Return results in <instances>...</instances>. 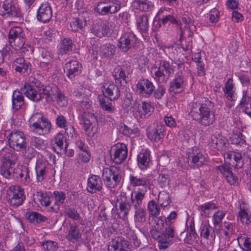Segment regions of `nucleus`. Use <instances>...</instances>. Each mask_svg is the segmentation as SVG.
Segmentation results:
<instances>
[{
	"label": "nucleus",
	"instance_id": "nucleus-33",
	"mask_svg": "<svg viewBox=\"0 0 251 251\" xmlns=\"http://www.w3.org/2000/svg\"><path fill=\"white\" fill-rule=\"evenodd\" d=\"M73 42L69 38H64L61 42L59 48V55L68 54L72 51Z\"/></svg>",
	"mask_w": 251,
	"mask_h": 251
},
{
	"label": "nucleus",
	"instance_id": "nucleus-64",
	"mask_svg": "<svg viewBox=\"0 0 251 251\" xmlns=\"http://www.w3.org/2000/svg\"><path fill=\"white\" fill-rule=\"evenodd\" d=\"M158 181L161 187H164L169 184V176L167 174L160 173L158 177Z\"/></svg>",
	"mask_w": 251,
	"mask_h": 251
},
{
	"label": "nucleus",
	"instance_id": "nucleus-16",
	"mask_svg": "<svg viewBox=\"0 0 251 251\" xmlns=\"http://www.w3.org/2000/svg\"><path fill=\"white\" fill-rule=\"evenodd\" d=\"M130 69L125 66H118L113 71V75L116 83L123 86L126 84V78L130 74Z\"/></svg>",
	"mask_w": 251,
	"mask_h": 251
},
{
	"label": "nucleus",
	"instance_id": "nucleus-26",
	"mask_svg": "<svg viewBox=\"0 0 251 251\" xmlns=\"http://www.w3.org/2000/svg\"><path fill=\"white\" fill-rule=\"evenodd\" d=\"M239 219L243 224H249L251 223V213L244 201L239 202Z\"/></svg>",
	"mask_w": 251,
	"mask_h": 251
},
{
	"label": "nucleus",
	"instance_id": "nucleus-24",
	"mask_svg": "<svg viewBox=\"0 0 251 251\" xmlns=\"http://www.w3.org/2000/svg\"><path fill=\"white\" fill-rule=\"evenodd\" d=\"M102 188V183L100 177L96 175H92L88 179L87 191L95 194L97 191H100Z\"/></svg>",
	"mask_w": 251,
	"mask_h": 251
},
{
	"label": "nucleus",
	"instance_id": "nucleus-1",
	"mask_svg": "<svg viewBox=\"0 0 251 251\" xmlns=\"http://www.w3.org/2000/svg\"><path fill=\"white\" fill-rule=\"evenodd\" d=\"M200 102L192 104L190 114L200 124L209 126L215 121L214 103L206 98H202Z\"/></svg>",
	"mask_w": 251,
	"mask_h": 251
},
{
	"label": "nucleus",
	"instance_id": "nucleus-28",
	"mask_svg": "<svg viewBox=\"0 0 251 251\" xmlns=\"http://www.w3.org/2000/svg\"><path fill=\"white\" fill-rule=\"evenodd\" d=\"M56 92H58V88L56 86L52 87L50 86H43L39 90V93L41 94L42 98L45 96L47 101L53 100L55 97Z\"/></svg>",
	"mask_w": 251,
	"mask_h": 251
},
{
	"label": "nucleus",
	"instance_id": "nucleus-19",
	"mask_svg": "<svg viewBox=\"0 0 251 251\" xmlns=\"http://www.w3.org/2000/svg\"><path fill=\"white\" fill-rule=\"evenodd\" d=\"M52 9L48 3L41 4L37 11V18L38 21L47 23L50 21L52 17Z\"/></svg>",
	"mask_w": 251,
	"mask_h": 251
},
{
	"label": "nucleus",
	"instance_id": "nucleus-31",
	"mask_svg": "<svg viewBox=\"0 0 251 251\" xmlns=\"http://www.w3.org/2000/svg\"><path fill=\"white\" fill-rule=\"evenodd\" d=\"M138 164L139 168L142 170L147 169L149 165L150 151L147 150H143L138 155Z\"/></svg>",
	"mask_w": 251,
	"mask_h": 251
},
{
	"label": "nucleus",
	"instance_id": "nucleus-11",
	"mask_svg": "<svg viewBox=\"0 0 251 251\" xmlns=\"http://www.w3.org/2000/svg\"><path fill=\"white\" fill-rule=\"evenodd\" d=\"M165 127L161 123H157L153 127H149L147 130L148 138L151 141L158 142L164 136Z\"/></svg>",
	"mask_w": 251,
	"mask_h": 251
},
{
	"label": "nucleus",
	"instance_id": "nucleus-30",
	"mask_svg": "<svg viewBox=\"0 0 251 251\" xmlns=\"http://www.w3.org/2000/svg\"><path fill=\"white\" fill-rule=\"evenodd\" d=\"M242 93L239 105L244 108V112L251 117V94L250 96L247 91H243Z\"/></svg>",
	"mask_w": 251,
	"mask_h": 251
},
{
	"label": "nucleus",
	"instance_id": "nucleus-22",
	"mask_svg": "<svg viewBox=\"0 0 251 251\" xmlns=\"http://www.w3.org/2000/svg\"><path fill=\"white\" fill-rule=\"evenodd\" d=\"M21 90L26 97L33 101H38L42 99L41 94L38 93L34 86L29 83H25Z\"/></svg>",
	"mask_w": 251,
	"mask_h": 251
},
{
	"label": "nucleus",
	"instance_id": "nucleus-55",
	"mask_svg": "<svg viewBox=\"0 0 251 251\" xmlns=\"http://www.w3.org/2000/svg\"><path fill=\"white\" fill-rule=\"evenodd\" d=\"M230 139L231 143L233 144L242 146L245 144V137L240 132L232 133L230 137Z\"/></svg>",
	"mask_w": 251,
	"mask_h": 251
},
{
	"label": "nucleus",
	"instance_id": "nucleus-60",
	"mask_svg": "<svg viewBox=\"0 0 251 251\" xmlns=\"http://www.w3.org/2000/svg\"><path fill=\"white\" fill-rule=\"evenodd\" d=\"M57 102L60 106H64L67 103V99L64 95L58 89V92H56L55 97Z\"/></svg>",
	"mask_w": 251,
	"mask_h": 251
},
{
	"label": "nucleus",
	"instance_id": "nucleus-20",
	"mask_svg": "<svg viewBox=\"0 0 251 251\" xmlns=\"http://www.w3.org/2000/svg\"><path fill=\"white\" fill-rule=\"evenodd\" d=\"M129 180L130 184L133 187L142 186L143 191L147 192L150 189L151 186L150 180L146 177L130 175Z\"/></svg>",
	"mask_w": 251,
	"mask_h": 251
},
{
	"label": "nucleus",
	"instance_id": "nucleus-58",
	"mask_svg": "<svg viewBox=\"0 0 251 251\" xmlns=\"http://www.w3.org/2000/svg\"><path fill=\"white\" fill-rule=\"evenodd\" d=\"M172 64L173 62L171 64L169 62L166 60H161L159 64L162 67V68L165 69L166 72V75H167L169 78H170L171 75L174 72V67H173Z\"/></svg>",
	"mask_w": 251,
	"mask_h": 251
},
{
	"label": "nucleus",
	"instance_id": "nucleus-41",
	"mask_svg": "<svg viewBox=\"0 0 251 251\" xmlns=\"http://www.w3.org/2000/svg\"><path fill=\"white\" fill-rule=\"evenodd\" d=\"M218 207L216 204L212 201H209L204 203L198 207V210L200 212L201 215L207 217L210 214V211L213 209H216Z\"/></svg>",
	"mask_w": 251,
	"mask_h": 251
},
{
	"label": "nucleus",
	"instance_id": "nucleus-37",
	"mask_svg": "<svg viewBox=\"0 0 251 251\" xmlns=\"http://www.w3.org/2000/svg\"><path fill=\"white\" fill-rule=\"evenodd\" d=\"M53 196L55 199L54 207H51V209L55 211H57L61 204L64 202L66 198V194L62 191H54Z\"/></svg>",
	"mask_w": 251,
	"mask_h": 251
},
{
	"label": "nucleus",
	"instance_id": "nucleus-53",
	"mask_svg": "<svg viewBox=\"0 0 251 251\" xmlns=\"http://www.w3.org/2000/svg\"><path fill=\"white\" fill-rule=\"evenodd\" d=\"M131 207L128 201L121 202L120 203L119 208L121 213H123V215L120 216V218L123 219H127V216L129 214Z\"/></svg>",
	"mask_w": 251,
	"mask_h": 251
},
{
	"label": "nucleus",
	"instance_id": "nucleus-54",
	"mask_svg": "<svg viewBox=\"0 0 251 251\" xmlns=\"http://www.w3.org/2000/svg\"><path fill=\"white\" fill-rule=\"evenodd\" d=\"M36 196L42 206L48 207L50 205L51 203L50 197L46 193L41 191L38 192L36 193Z\"/></svg>",
	"mask_w": 251,
	"mask_h": 251
},
{
	"label": "nucleus",
	"instance_id": "nucleus-62",
	"mask_svg": "<svg viewBox=\"0 0 251 251\" xmlns=\"http://www.w3.org/2000/svg\"><path fill=\"white\" fill-rule=\"evenodd\" d=\"M167 226L163 232V235L166 238H173L175 236V227L172 225H166Z\"/></svg>",
	"mask_w": 251,
	"mask_h": 251
},
{
	"label": "nucleus",
	"instance_id": "nucleus-21",
	"mask_svg": "<svg viewBox=\"0 0 251 251\" xmlns=\"http://www.w3.org/2000/svg\"><path fill=\"white\" fill-rule=\"evenodd\" d=\"M113 25L111 22L103 23L98 27L95 26L92 29V32L99 37L109 36L113 31Z\"/></svg>",
	"mask_w": 251,
	"mask_h": 251
},
{
	"label": "nucleus",
	"instance_id": "nucleus-5",
	"mask_svg": "<svg viewBox=\"0 0 251 251\" xmlns=\"http://www.w3.org/2000/svg\"><path fill=\"white\" fill-rule=\"evenodd\" d=\"M25 139L24 133L19 130L12 131L7 136L10 147L16 151L25 149Z\"/></svg>",
	"mask_w": 251,
	"mask_h": 251
},
{
	"label": "nucleus",
	"instance_id": "nucleus-34",
	"mask_svg": "<svg viewBox=\"0 0 251 251\" xmlns=\"http://www.w3.org/2000/svg\"><path fill=\"white\" fill-rule=\"evenodd\" d=\"M134 222L136 226L140 227L144 225L147 221V213L144 208L135 211Z\"/></svg>",
	"mask_w": 251,
	"mask_h": 251
},
{
	"label": "nucleus",
	"instance_id": "nucleus-23",
	"mask_svg": "<svg viewBox=\"0 0 251 251\" xmlns=\"http://www.w3.org/2000/svg\"><path fill=\"white\" fill-rule=\"evenodd\" d=\"M24 33L22 29L18 26L11 28L9 33V39L10 43L17 42L18 47H22L24 44Z\"/></svg>",
	"mask_w": 251,
	"mask_h": 251
},
{
	"label": "nucleus",
	"instance_id": "nucleus-27",
	"mask_svg": "<svg viewBox=\"0 0 251 251\" xmlns=\"http://www.w3.org/2000/svg\"><path fill=\"white\" fill-rule=\"evenodd\" d=\"M65 66L67 71V75L70 78L74 77L80 73L81 65L77 61H70Z\"/></svg>",
	"mask_w": 251,
	"mask_h": 251
},
{
	"label": "nucleus",
	"instance_id": "nucleus-36",
	"mask_svg": "<svg viewBox=\"0 0 251 251\" xmlns=\"http://www.w3.org/2000/svg\"><path fill=\"white\" fill-rule=\"evenodd\" d=\"M144 197V192H139L134 197H133L132 194L130 200L128 201L131 207L133 206L135 210L142 209V208L141 207V205Z\"/></svg>",
	"mask_w": 251,
	"mask_h": 251
},
{
	"label": "nucleus",
	"instance_id": "nucleus-9",
	"mask_svg": "<svg viewBox=\"0 0 251 251\" xmlns=\"http://www.w3.org/2000/svg\"><path fill=\"white\" fill-rule=\"evenodd\" d=\"M188 162L193 167H199L206 162V158L197 148L195 147L188 153Z\"/></svg>",
	"mask_w": 251,
	"mask_h": 251
},
{
	"label": "nucleus",
	"instance_id": "nucleus-14",
	"mask_svg": "<svg viewBox=\"0 0 251 251\" xmlns=\"http://www.w3.org/2000/svg\"><path fill=\"white\" fill-rule=\"evenodd\" d=\"M1 165L5 167H12L18 161L17 154L12 151H9L7 149H3L0 151Z\"/></svg>",
	"mask_w": 251,
	"mask_h": 251
},
{
	"label": "nucleus",
	"instance_id": "nucleus-12",
	"mask_svg": "<svg viewBox=\"0 0 251 251\" xmlns=\"http://www.w3.org/2000/svg\"><path fill=\"white\" fill-rule=\"evenodd\" d=\"M108 251H130V246L124 238L117 237L109 243Z\"/></svg>",
	"mask_w": 251,
	"mask_h": 251
},
{
	"label": "nucleus",
	"instance_id": "nucleus-43",
	"mask_svg": "<svg viewBox=\"0 0 251 251\" xmlns=\"http://www.w3.org/2000/svg\"><path fill=\"white\" fill-rule=\"evenodd\" d=\"M138 28L142 32L147 31L149 28V19L147 15H142L138 16L136 19Z\"/></svg>",
	"mask_w": 251,
	"mask_h": 251
},
{
	"label": "nucleus",
	"instance_id": "nucleus-51",
	"mask_svg": "<svg viewBox=\"0 0 251 251\" xmlns=\"http://www.w3.org/2000/svg\"><path fill=\"white\" fill-rule=\"evenodd\" d=\"M133 4L134 7L141 11H147L151 6V2L147 0H134Z\"/></svg>",
	"mask_w": 251,
	"mask_h": 251
},
{
	"label": "nucleus",
	"instance_id": "nucleus-4",
	"mask_svg": "<svg viewBox=\"0 0 251 251\" xmlns=\"http://www.w3.org/2000/svg\"><path fill=\"white\" fill-rule=\"evenodd\" d=\"M30 122L33 132L39 135L47 134L50 131L51 127L50 123L40 113H37L33 115Z\"/></svg>",
	"mask_w": 251,
	"mask_h": 251
},
{
	"label": "nucleus",
	"instance_id": "nucleus-44",
	"mask_svg": "<svg viewBox=\"0 0 251 251\" xmlns=\"http://www.w3.org/2000/svg\"><path fill=\"white\" fill-rule=\"evenodd\" d=\"M198 235L195 230L194 222H191L188 229V233L184 239V242L192 244L196 240Z\"/></svg>",
	"mask_w": 251,
	"mask_h": 251
},
{
	"label": "nucleus",
	"instance_id": "nucleus-6",
	"mask_svg": "<svg viewBox=\"0 0 251 251\" xmlns=\"http://www.w3.org/2000/svg\"><path fill=\"white\" fill-rule=\"evenodd\" d=\"M7 197L10 204L17 207L21 205L25 200L24 189L19 186H11L7 191Z\"/></svg>",
	"mask_w": 251,
	"mask_h": 251
},
{
	"label": "nucleus",
	"instance_id": "nucleus-10",
	"mask_svg": "<svg viewBox=\"0 0 251 251\" xmlns=\"http://www.w3.org/2000/svg\"><path fill=\"white\" fill-rule=\"evenodd\" d=\"M195 29V26L193 24V21L188 16H184L182 18V22L180 24L181 32L179 40H181L183 37L192 36Z\"/></svg>",
	"mask_w": 251,
	"mask_h": 251
},
{
	"label": "nucleus",
	"instance_id": "nucleus-52",
	"mask_svg": "<svg viewBox=\"0 0 251 251\" xmlns=\"http://www.w3.org/2000/svg\"><path fill=\"white\" fill-rule=\"evenodd\" d=\"M148 209L151 216L156 217L159 215L160 209L157 204L153 200L149 202Z\"/></svg>",
	"mask_w": 251,
	"mask_h": 251
},
{
	"label": "nucleus",
	"instance_id": "nucleus-59",
	"mask_svg": "<svg viewBox=\"0 0 251 251\" xmlns=\"http://www.w3.org/2000/svg\"><path fill=\"white\" fill-rule=\"evenodd\" d=\"M0 173L5 178L8 179L11 178L13 176L12 167L0 166Z\"/></svg>",
	"mask_w": 251,
	"mask_h": 251
},
{
	"label": "nucleus",
	"instance_id": "nucleus-49",
	"mask_svg": "<svg viewBox=\"0 0 251 251\" xmlns=\"http://www.w3.org/2000/svg\"><path fill=\"white\" fill-rule=\"evenodd\" d=\"M201 235L202 237L205 239H209V237L214 239L215 235L214 231H212V227L208 224H205L203 225L201 232Z\"/></svg>",
	"mask_w": 251,
	"mask_h": 251
},
{
	"label": "nucleus",
	"instance_id": "nucleus-47",
	"mask_svg": "<svg viewBox=\"0 0 251 251\" xmlns=\"http://www.w3.org/2000/svg\"><path fill=\"white\" fill-rule=\"evenodd\" d=\"M115 52V46L110 44H106L101 47L100 54L105 58L111 57Z\"/></svg>",
	"mask_w": 251,
	"mask_h": 251
},
{
	"label": "nucleus",
	"instance_id": "nucleus-25",
	"mask_svg": "<svg viewBox=\"0 0 251 251\" xmlns=\"http://www.w3.org/2000/svg\"><path fill=\"white\" fill-rule=\"evenodd\" d=\"M154 109L153 106L151 105V102L142 101L141 103L138 105V115L141 118L149 117L153 112Z\"/></svg>",
	"mask_w": 251,
	"mask_h": 251
},
{
	"label": "nucleus",
	"instance_id": "nucleus-29",
	"mask_svg": "<svg viewBox=\"0 0 251 251\" xmlns=\"http://www.w3.org/2000/svg\"><path fill=\"white\" fill-rule=\"evenodd\" d=\"M219 170L225 176L227 182L231 185H235L237 183L238 178L234 176L230 171L228 165L225 164L219 166Z\"/></svg>",
	"mask_w": 251,
	"mask_h": 251
},
{
	"label": "nucleus",
	"instance_id": "nucleus-48",
	"mask_svg": "<svg viewBox=\"0 0 251 251\" xmlns=\"http://www.w3.org/2000/svg\"><path fill=\"white\" fill-rule=\"evenodd\" d=\"M86 20L82 17L75 18L70 23V27L72 30L76 31L86 25Z\"/></svg>",
	"mask_w": 251,
	"mask_h": 251
},
{
	"label": "nucleus",
	"instance_id": "nucleus-17",
	"mask_svg": "<svg viewBox=\"0 0 251 251\" xmlns=\"http://www.w3.org/2000/svg\"><path fill=\"white\" fill-rule=\"evenodd\" d=\"M103 88L102 92L104 96L110 100H115L119 98L120 88L115 84L113 83L105 84L103 86Z\"/></svg>",
	"mask_w": 251,
	"mask_h": 251
},
{
	"label": "nucleus",
	"instance_id": "nucleus-45",
	"mask_svg": "<svg viewBox=\"0 0 251 251\" xmlns=\"http://www.w3.org/2000/svg\"><path fill=\"white\" fill-rule=\"evenodd\" d=\"M158 201L160 206L164 209L171 202V198L169 194L165 191L160 192L158 196Z\"/></svg>",
	"mask_w": 251,
	"mask_h": 251
},
{
	"label": "nucleus",
	"instance_id": "nucleus-2",
	"mask_svg": "<svg viewBox=\"0 0 251 251\" xmlns=\"http://www.w3.org/2000/svg\"><path fill=\"white\" fill-rule=\"evenodd\" d=\"M78 104L79 109L82 112L81 119L86 132L88 135L94 134L96 131L93 130L92 121L95 119V117L92 113L85 111L90 108L92 105L91 102L82 100L79 101Z\"/></svg>",
	"mask_w": 251,
	"mask_h": 251
},
{
	"label": "nucleus",
	"instance_id": "nucleus-38",
	"mask_svg": "<svg viewBox=\"0 0 251 251\" xmlns=\"http://www.w3.org/2000/svg\"><path fill=\"white\" fill-rule=\"evenodd\" d=\"M234 85L232 78L228 79L224 88L225 95L228 100L232 101L234 100Z\"/></svg>",
	"mask_w": 251,
	"mask_h": 251
},
{
	"label": "nucleus",
	"instance_id": "nucleus-15",
	"mask_svg": "<svg viewBox=\"0 0 251 251\" xmlns=\"http://www.w3.org/2000/svg\"><path fill=\"white\" fill-rule=\"evenodd\" d=\"M154 90L152 82L147 79H140L137 84V90L139 94L145 97H150Z\"/></svg>",
	"mask_w": 251,
	"mask_h": 251
},
{
	"label": "nucleus",
	"instance_id": "nucleus-32",
	"mask_svg": "<svg viewBox=\"0 0 251 251\" xmlns=\"http://www.w3.org/2000/svg\"><path fill=\"white\" fill-rule=\"evenodd\" d=\"M225 143V138L218 134L211 136L208 145L211 149L219 150L224 147Z\"/></svg>",
	"mask_w": 251,
	"mask_h": 251
},
{
	"label": "nucleus",
	"instance_id": "nucleus-39",
	"mask_svg": "<svg viewBox=\"0 0 251 251\" xmlns=\"http://www.w3.org/2000/svg\"><path fill=\"white\" fill-rule=\"evenodd\" d=\"M36 179L38 182H42L47 174V167L44 163L38 162L35 167Z\"/></svg>",
	"mask_w": 251,
	"mask_h": 251
},
{
	"label": "nucleus",
	"instance_id": "nucleus-46",
	"mask_svg": "<svg viewBox=\"0 0 251 251\" xmlns=\"http://www.w3.org/2000/svg\"><path fill=\"white\" fill-rule=\"evenodd\" d=\"M166 73L165 69L159 65L158 70L154 73V78L158 83H165L169 79Z\"/></svg>",
	"mask_w": 251,
	"mask_h": 251
},
{
	"label": "nucleus",
	"instance_id": "nucleus-50",
	"mask_svg": "<svg viewBox=\"0 0 251 251\" xmlns=\"http://www.w3.org/2000/svg\"><path fill=\"white\" fill-rule=\"evenodd\" d=\"M64 137L63 134L58 133L52 141V144H56L60 150L66 151L68 144L66 143L64 146Z\"/></svg>",
	"mask_w": 251,
	"mask_h": 251
},
{
	"label": "nucleus",
	"instance_id": "nucleus-56",
	"mask_svg": "<svg viewBox=\"0 0 251 251\" xmlns=\"http://www.w3.org/2000/svg\"><path fill=\"white\" fill-rule=\"evenodd\" d=\"M100 105L102 108L109 113H113L116 111L115 107L110 102L106 101L103 98L99 97Z\"/></svg>",
	"mask_w": 251,
	"mask_h": 251
},
{
	"label": "nucleus",
	"instance_id": "nucleus-61",
	"mask_svg": "<svg viewBox=\"0 0 251 251\" xmlns=\"http://www.w3.org/2000/svg\"><path fill=\"white\" fill-rule=\"evenodd\" d=\"M42 245L44 249L47 251H55L58 248L57 243L52 241H48L43 243Z\"/></svg>",
	"mask_w": 251,
	"mask_h": 251
},
{
	"label": "nucleus",
	"instance_id": "nucleus-63",
	"mask_svg": "<svg viewBox=\"0 0 251 251\" xmlns=\"http://www.w3.org/2000/svg\"><path fill=\"white\" fill-rule=\"evenodd\" d=\"M166 90L163 86L159 85L156 90H154L153 96L156 99H161L164 95Z\"/></svg>",
	"mask_w": 251,
	"mask_h": 251
},
{
	"label": "nucleus",
	"instance_id": "nucleus-35",
	"mask_svg": "<svg viewBox=\"0 0 251 251\" xmlns=\"http://www.w3.org/2000/svg\"><path fill=\"white\" fill-rule=\"evenodd\" d=\"M23 93L19 91H14L12 95V107L17 110L21 108L24 103Z\"/></svg>",
	"mask_w": 251,
	"mask_h": 251
},
{
	"label": "nucleus",
	"instance_id": "nucleus-8",
	"mask_svg": "<svg viewBox=\"0 0 251 251\" xmlns=\"http://www.w3.org/2000/svg\"><path fill=\"white\" fill-rule=\"evenodd\" d=\"M112 150L113 153L111 155L113 161L116 164H120L127 157V149L126 146L123 143H118L115 145Z\"/></svg>",
	"mask_w": 251,
	"mask_h": 251
},
{
	"label": "nucleus",
	"instance_id": "nucleus-40",
	"mask_svg": "<svg viewBox=\"0 0 251 251\" xmlns=\"http://www.w3.org/2000/svg\"><path fill=\"white\" fill-rule=\"evenodd\" d=\"M25 216L31 223L33 224H39L47 220L45 216L34 211L26 213Z\"/></svg>",
	"mask_w": 251,
	"mask_h": 251
},
{
	"label": "nucleus",
	"instance_id": "nucleus-18",
	"mask_svg": "<svg viewBox=\"0 0 251 251\" xmlns=\"http://www.w3.org/2000/svg\"><path fill=\"white\" fill-rule=\"evenodd\" d=\"M186 84V80L182 72L177 73L175 78L170 82L169 90L175 93L178 92L179 90H182Z\"/></svg>",
	"mask_w": 251,
	"mask_h": 251
},
{
	"label": "nucleus",
	"instance_id": "nucleus-57",
	"mask_svg": "<svg viewBox=\"0 0 251 251\" xmlns=\"http://www.w3.org/2000/svg\"><path fill=\"white\" fill-rule=\"evenodd\" d=\"M225 215L226 212L223 210H219L214 213L212 217V220L215 227L220 224Z\"/></svg>",
	"mask_w": 251,
	"mask_h": 251
},
{
	"label": "nucleus",
	"instance_id": "nucleus-7",
	"mask_svg": "<svg viewBox=\"0 0 251 251\" xmlns=\"http://www.w3.org/2000/svg\"><path fill=\"white\" fill-rule=\"evenodd\" d=\"M137 40L136 36L133 32H126L119 39L118 47L122 52H126L129 49L134 47Z\"/></svg>",
	"mask_w": 251,
	"mask_h": 251
},
{
	"label": "nucleus",
	"instance_id": "nucleus-42",
	"mask_svg": "<svg viewBox=\"0 0 251 251\" xmlns=\"http://www.w3.org/2000/svg\"><path fill=\"white\" fill-rule=\"evenodd\" d=\"M80 230L79 227L75 225L71 226L69 230L67 238L73 242H75L80 238Z\"/></svg>",
	"mask_w": 251,
	"mask_h": 251
},
{
	"label": "nucleus",
	"instance_id": "nucleus-3",
	"mask_svg": "<svg viewBox=\"0 0 251 251\" xmlns=\"http://www.w3.org/2000/svg\"><path fill=\"white\" fill-rule=\"evenodd\" d=\"M122 170L119 167L112 166L102 170V177L106 186L114 188L121 179Z\"/></svg>",
	"mask_w": 251,
	"mask_h": 251
},
{
	"label": "nucleus",
	"instance_id": "nucleus-13",
	"mask_svg": "<svg viewBox=\"0 0 251 251\" xmlns=\"http://www.w3.org/2000/svg\"><path fill=\"white\" fill-rule=\"evenodd\" d=\"M6 14L14 17H19L21 15L19 8L11 0H5L2 6L0 5V15L4 16Z\"/></svg>",
	"mask_w": 251,
	"mask_h": 251
}]
</instances>
